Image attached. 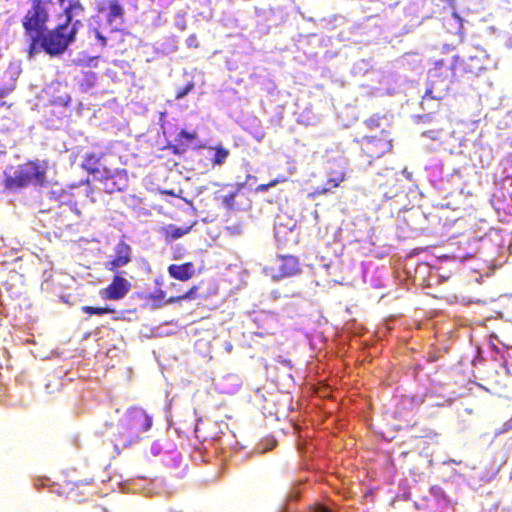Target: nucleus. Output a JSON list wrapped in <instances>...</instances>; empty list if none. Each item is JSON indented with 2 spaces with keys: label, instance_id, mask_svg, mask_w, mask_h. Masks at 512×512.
Segmentation results:
<instances>
[{
  "label": "nucleus",
  "instance_id": "2eb2a0df",
  "mask_svg": "<svg viewBox=\"0 0 512 512\" xmlns=\"http://www.w3.org/2000/svg\"><path fill=\"white\" fill-rule=\"evenodd\" d=\"M191 230V227H177L175 225H168L163 228V235L167 241H172L181 238Z\"/></svg>",
  "mask_w": 512,
  "mask_h": 512
},
{
  "label": "nucleus",
  "instance_id": "7ed1b4c3",
  "mask_svg": "<svg viewBox=\"0 0 512 512\" xmlns=\"http://www.w3.org/2000/svg\"><path fill=\"white\" fill-rule=\"evenodd\" d=\"M152 417L142 408H130L119 422L117 440L122 446H130L145 437L152 427Z\"/></svg>",
  "mask_w": 512,
  "mask_h": 512
},
{
  "label": "nucleus",
  "instance_id": "a878e982",
  "mask_svg": "<svg viewBox=\"0 0 512 512\" xmlns=\"http://www.w3.org/2000/svg\"><path fill=\"white\" fill-rule=\"evenodd\" d=\"M93 33L95 35V38L97 39L99 45L101 48H105L107 46V39L105 36L101 34V32L97 29H93Z\"/></svg>",
  "mask_w": 512,
  "mask_h": 512
},
{
  "label": "nucleus",
  "instance_id": "f8f14e48",
  "mask_svg": "<svg viewBox=\"0 0 512 512\" xmlns=\"http://www.w3.org/2000/svg\"><path fill=\"white\" fill-rule=\"evenodd\" d=\"M346 179V171L345 167L339 165L337 169H332L329 171V178L324 187H317L313 193L311 194L313 197L324 195L333 191V189L338 188L342 182Z\"/></svg>",
  "mask_w": 512,
  "mask_h": 512
},
{
  "label": "nucleus",
  "instance_id": "72a5a7b5",
  "mask_svg": "<svg viewBox=\"0 0 512 512\" xmlns=\"http://www.w3.org/2000/svg\"><path fill=\"white\" fill-rule=\"evenodd\" d=\"M59 222H60L58 225L59 229L69 228L72 225L70 222H65L63 220H60Z\"/></svg>",
  "mask_w": 512,
  "mask_h": 512
},
{
  "label": "nucleus",
  "instance_id": "cd10ccee",
  "mask_svg": "<svg viewBox=\"0 0 512 512\" xmlns=\"http://www.w3.org/2000/svg\"><path fill=\"white\" fill-rule=\"evenodd\" d=\"M235 195H236L235 193H229V194L223 196V198H222L223 203H225L228 206H232V204L234 203Z\"/></svg>",
  "mask_w": 512,
  "mask_h": 512
},
{
  "label": "nucleus",
  "instance_id": "20e7f679",
  "mask_svg": "<svg viewBox=\"0 0 512 512\" xmlns=\"http://www.w3.org/2000/svg\"><path fill=\"white\" fill-rule=\"evenodd\" d=\"M47 167L39 160H29L16 167H10L4 173V185L16 190L30 185L42 186L46 182Z\"/></svg>",
  "mask_w": 512,
  "mask_h": 512
},
{
  "label": "nucleus",
  "instance_id": "0eeeda50",
  "mask_svg": "<svg viewBox=\"0 0 512 512\" xmlns=\"http://www.w3.org/2000/svg\"><path fill=\"white\" fill-rule=\"evenodd\" d=\"M489 62V57L483 49L473 48L466 57H458L457 66L463 75L477 77L487 70Z\"/></svg>",
  "mask_w": 512,
  "mask_h": 512
},
{
  "label": "nucleus",
  "instance_id": "39448f33",
  "mask_svg": "<svg viewBox=\"0 0 512 512\" xmlns=\"http://www.w3.org/2000/svg\"><path fill=\"white\" fill-rule=\"evenodd\" d=\"M355 142L359 145L363 155L368 158L369 163L382 157L392 149V139L386 131H381L374 136L356 138Z\"/></svg>",
  "mask_w": 512,
  "mask_h": 512
},
{
  "label": "nucleus",
  "instance_id": "f3484780",
  "mask_svg": "<svg viewBox=\"0 0 512 512\" xmlns=\"http://www.w3.org/2000/svg\"><path fill=\"white\" fill-rule=\"evenodd\" d=\"M107 9H108L107 20L109 22H112L118 18H122L124 15V10L118 0H109Z\"/></svg>",
  "mask_w": 512,
  "mask_h": 512
},
{
  "label": "nucleus",
  "instance_id": "6ab92c4d",
  "mask_svg": "<svg viewBox=\"0 0 512 512\" xmlns=\"http://www.w3.org/2000/svg\"><path fill=\"white\" fill-rule=\"evenodd\" d=\"M197 291H198V287L192 286L188 291H186L185 293H183L181 295L169 297L165 301V303L174 304V303H179L183 300H192L196 297Z\"/></svg>",
  "mask_w": 512,
  "mask_h": 512
},
{
  "label": "nucleus",
  "instance_id": "9b49d317",
  "mask_svg": "<svg viewBox=\"0 0 512 512\" xmlns=\"http://www.w3.org/2000/svg\"><path fill=\"white\" fill-rule=\"evenodd\" d=\"M132 260V248L125 241H119L114 247L113 258L105 263V268L111 272H117L121 267L128 265Z\"/></svg>",
  "mask_w": 512,
  "mask_h": 512
},
{
  "label": "nucleus",
  "instance_id": "2f4dec72",
  "mask_svg": "<svg viewBox=\"0 0 512 512\" xmlns=\"http://www.w3.org/2000/svg\"><path fill=\"white\" fill-rule=\"evenodd\" d=\"M285 181V178L284 177H278V178H275L273 180H271L269 183L270 187H274L276 186L277 184L279 183H282Z\"/></svg>",
  "mask_w": 512,
  "mask_h": 512
},
{
  "label": "nucleus",
  "instance_id": "423d86ee",
  "mask_svg": "<svg viewBox=\"0 0 512 512\" xmlns=\"http://www.w3.org/2000/svg\"><path fill=\"white\" fill-rule=\"evenodd\" d=\"M48 21L49 13L46 6L40 5L39 0H32L31 8L27 10L22 18V27L25 34L44 35L48 31Z\"/></svg>",
  "mask_w": 512,
  "mask_h": 512
},
{
  "label": "nucleus",
  "instance_id": "1a4fd4ad",
  "mask_svg": "<svg viewBox=\"0 0 512 512\" xmlns=\"http://www.w3.org/2000/svg\"><path fill=\"white\" fill-rule=\"evenodd\" d=\"M131 286V283L126 278L117 273L112 278L111 283L101 290L100 294L106 300L117 301L123 299L128 294Z\"/></svg>",
  "mask_w": 512,
  "mask_h": 512
},
{
  "label": "nucleus",
  "instance_id": "c756f323",
  "mask_svg": "<svg viewBox=\"0 0 512 512\" xmlns=\"http://www.w3.org/2000/svg\"><path fill=\"white\" fill-rule=\"evenodd\" d=\"M307 512H331V511L321 505H316V506L310 508Z\"/></svg>",
  "mask_w": 512,
  "mask_h": 512
},
{
  "label": "nucleus",
  "instance_id": "5701e85b",
  "mask_svg": "<svg viewBox=\"0 0 512 512\" xmlns=\"http://www.w3.org/2000/svg\"><path fill=\"white\" fill-rule=\"evenodd\" d=\"M176 144H167L166 148L171 150L175 155H181L187 151V145L184 141L176 138Z\"/></svg>",
  "mask_w": 512,
  "mask_h": 512
},
{
  "label": "nucleus",
  "instance_id": "f704fd0d",
  "mask_svg": "<svg viewBox=\"0 0 512 512\" xmlns=\"http://www.w3.org/2000/svg\"><path fill=\"white\" fill-rule=\"evenodd\" d=\"M434 435L433 431L432 430H429L428 432H426L423 437H429V436H432Z\"/></svg>",
  "mask_w": 512,
  "mask_h": 512
},
{
  "label": "nucleus",
  "instance_id": "412c9836",
  "mask_svg": "<svg viewBox=\"0 0 512 512\" xmlns=\"http://www.w3.org/2000/svg\"><path fill=\"white\" fill-rule=\"evenodd\" d=\"M147 298L155 302V307L166 305L167 303H165V301L168 299L166 298V292L162 289L155 290L153 293L149 294Z\"/></svg>",
  "mask_w": 512,
  "mask_h": 512
},
{
  "label": "nucleus",
  "instance_id": "f03ea898",
  "mask_svg": "<svg viewBox=\"0 0 512 512\" xmlns=\"http://www.w3.org/2000/svg\"><path fill=\"white\" fill-rule=\"evenodd\" d=\"M458 56L450 62L445 59H439L434 62V66L429 69V86L425 91L424 98L443 99L457 82L455 70L457 66Z\"/></svg>",
  "mask_w": 512,
  "mask_h": 512
},
{
  "label": "nucleus",
  "instance_id": "6e6552de",
  "mask_svg": "<svg viewBox=\"0 0 512 512\" xmlns=\"http://www.w3.org/2000/svg\"><path fill=\"white\" fill-rule=\"evenodd\" d=\"M274 280L292 277L300 273L299 260L295 256H280L275 265L266 269Z\"/></svg>",
  "mask_w": 512,
  "mask_h": 512
},
{
  "label": "nucleus",
  "instance_id": "f257e3e1",
  "mask_svg": "<svg viewBox=\"0 0 512 512\" xmlns=\"http://www.w3.org/2000/svg\"><path fill=\"white\" fill-rule=\"evenodd\" d=\"M85 8L79 0H70L58 15L59 22L46 34H25L29 40L28 56L33 57L40 50L50 57L64 54L77 38L83 28Z\"/></svg>",
  "mask_w": 512,
  "mask_h": 512
},
{
  "label": "nucleus",
  "instance_id": "c85d7f7f",
  "mask_svg": "<svg viewBox=\"0 0 512 512\" xmlns=\"http://www.w3.org/2000/svg\"><path fill=\"white\" fill-rule=\"evenodd\" d=\"M364 123L370 129L379 127L378 119H376L374 117H371V118L367 119Z\"/></svg>",
  "mask_w": 512,
  "mask_h": 512
},
{
  "label": "nucleus",
  "instance_id": "a211bd4d",
  "mask_svg": "<svg viewBox=\"0 0 512 512\" xmlns=\"http://www.w3.org/2000/svg\"><path fill=\"white\" fill-rule=\"evenodd\" d=\"M209 149L215 151L214 156L211 159V162L214 166H220L224 164L230 154L229 150L221 145L216 147H209Z\"/></svg>",
  "mask_w": 512,
  "mask_h": 512
},
{
  "label": "nucleus",
  "instance_id": "bb28decb",
  "mask_svg": "<svg viewBox=\"0 0 512 512\" xmlns=\"http://www.w3.org/2000/svg\"><path fill=\"white\" fill-rule=\"evenodd\" d=\"M92 483V479L70 483L73 487L70 488V493L78 490L80 486H88Z\"/></svg>",
  "mask_w": 512,
  "mask_h": 512
},
{
  "label": "nucleus",
  "instance_id": "b1692460",
  "mask_svg": "<svg viewBox=\"0 0 512 512\" xmlns=\"http://www.w3.org/2000/svg\"><path fill=\"white\" fill-rule=\"evenodd\" d=\"M177 139L180 141H184L186 144L193 142L197 138V133L195 131L188 132L186 130H181L177 136Z\"/></svg>",
  "mask_w": 512,
  "mask_h": 512
},
{
  "label": "nucleus",
  "instance_id": "4be33fe9",
  "mask_svg": "<svg viewBox=\"0 0 512 512\" xmlns=\"http://www.w3.org/2000/svg\"><path fill=\"white\" fill-rule=\"evenodd\" d=\"M50 101L56 106H68L71 102V96L67 92L61 95H52Z\"/></svg>",
  "mask_w": 512,
  "mask_h": 512
},
{
  "label": "nucleus",
  "instance_id": "4468645a",
  "mask_svg": "<svg viewBox=\"0 0 512 512\" xmlns=\"http://www.w3.org/2000/svg\"><path fill=\"white\" fill-rule=\"evenodd\" d=\"M103 156H104V154H96V153L86 154L83 158L82 167L89 174L101 176L103 174V168H107L102 163Z\"/></svg>",
  "mask_w": 512,
  "mask_h": 512
},
{
  "label": "nucleus",
  "instance_id": "9d476101",
  "mask_svg": "<svg viewBox=\"0 0 512 512\" xmlns=\"http://www.w3.org/2000/svg\"><path fill=\"white\" fill-rule=\"evenodd\" d=\"M103 181L104 191L112 194L122 191L127 186V174L125 171L103 168V174L100 176Z\"/></svg>",
  "mask_w": 512,
  "mask_h": 512
},
{
  "label": "nucleus",
  "instance_id": "7c9ffc66",
  "mask_svg": "<svg viewBox=\"0 0 512 512\" xmlns=\"http://www.w3.org/2000/svg\"><path fill=\"white\" fill-rule=\"evenodd\" d=\"M270 187L269 183H265V184H260L256 187L255 191L256 192H265L267 191Z\"/></svg>",
  "mask_w": 512,
  "mask_h": 512
},
{
  "label": "nucleus",
  "instance_id": "aec40b11",
  "mask_svg": "<svg viewBox=\"0 0 512 512\" xmlns=\"http://www.w3.org/2000/svg\"><path fill=\"white\" fill-rule=\"evenodd\" d=\"M82 311L88 315H103V314H110L114 313L115 309L110 308L109 306L105 307H93V306H83Z\"/></svg>",
  "mask_w": 512,
  "mask_h": 512
},
{
  "label": "nucleus",
  "instance_id": "ddd939ff",
  "mask_svg": "<svg viewBox=\"0 0 512 512\" xmlns=\"http://www.w3.org/2000/svg\"><path fill=\"white\" fill-rule=\"evenodd\" d=\"M167 271L172 278L185 282L194 276L195 267L192 262L171 264L168 266Z\"/></svg>",
  "mask_w": 512,
  "mask_h": 512
},
{
  "label": "nucleus",
  "instance_id": "473e14b6",
  "mask_svg": "<svg viewBox=\"0 0 512 512\" xmlns=\"http://www.w3.org/2000/svg\"><path fill=\"white\" fill-rule=\"evenodd\" d=\"M52 1L53 0H39L40 5H44V6H46L47 3H51ZM57 2L59 3V5L63 6L65 0H57Z\"/></svg>",
  "mask_w": 512,
  "mask_h": 512
},
{
  "label": "nucleus",
  "instance_id": "dca6fc26",
  "mask_svg": "<svg viewBox=\"0 0 512 512\" xmlns=\"http://www.w3.org/2000/svg\"><path fill=\"white\" fill-rule=\"evenodd\" d=\"M97 83V74L93 71H86L81 74L78 85L82 91H88Z\"/></svg>",
  "mask_w": 512,
  "mask_h": 512
},
{
  "label": "nucleus",
  "instance_id": "393cba45",
  "mask_svg": "<svg viewBox=\"0 0 512 512\" xmlns=\"http://www.w3.org/2000/svg\"><path fill=\"white\" fill-rule=\"evenodd\" d=\"M194 86H195L194 83L192 81H190L184 87L178 88L176 91V94H175V98L181 99V98L185 97L190 91L193 90Z\"/></svg>",
  "mask_w": 512,
  "mask_h": 512
}]
</instances>
